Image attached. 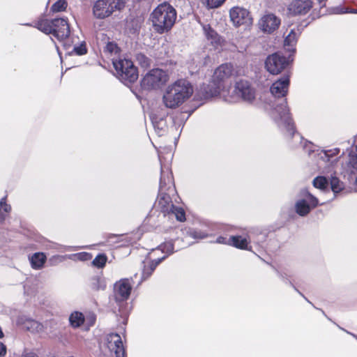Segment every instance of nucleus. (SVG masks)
<instances>
[{
    "mask_svg": "<svg viewBox=\"0 0 357 357\" xmlns=\"http://www.w3.org/2000/svg\"><path fill=\"white\" fill-rule=\"evenodd\" d=\"M162 211L164 213L174 215L176 220L179 222H183L186 220L184 208L173 204V202H165V204L162 206Z\"/></svg>",
    "mask_w": 357,
    "mask_h": 357,
    "instance_id": "412c9836",
    "label": "nucleus"
},
{
    "mask_svg": "<svg viewBox=\"0 0 357 357\" xmlns=\"http://www.w3.org/2000/svg\"><path fill=\"white\" fill-rule=\"evenodd\" d=\"M132 290L130 279L123 278L117 281L114 285V297L118 305L119 315L125 318L128 314V306L126 303Z\"/></svg>",
    "mask_w": 357,
    "mask_h": 357,
    "instance_id": "20e7f679",
    "label": "nucleus"
},
{
    "mask_svg": "<svg viewBox=\"0 0 357 357\" xmlns=\"http://www.w3.org/2000/svg\"><path fill=\"white\" fill-rule=\"evenodd\" d=\"M107 257L105 254H98L92 261V264L98 268H103L107 262Z\"/></svg>",
    "mask_w": 357,
    "mask_h": 357,
    "instance_id": "4c0bfd02",
    "label": "nucleus"
},
{
    "mask_svg": "<svg viewBox=\"0 0 357 357\" xmlns=\"http://www.w3.org/2000/svg\"><path fill=\"white\" fill-rule=\"evenodd\" d=\"M317 1L320 5L324 6V2L326 1V0H317Z\"/></svg>",
    "mask_w": 357,
    "mask_h": 357,
    "instance_id": "603ef678",
    "label": "nucleus"
},
{
    "mask_svg": "<svg viewBox=\"0 0 357 357\" xmlns=\"http://www.w3.org/2000/svg\"><path fill=\"white\" fill-rule=\"evenodd\" d=\"M107 347L116 357H125L126 350L121 336L118 333H110L106 337Z\"/></svg>",
    "mask_w": 357,
    "mask_h": 357,
    "instance_id": "ddd939ff",
    "label": "nucleus"
},
{
    "mask_svg": "<svg viewBox=\"0 0 357 357\" xmlns=\"http://www.w3.org/2000/svg\"><path fill=\"white\" fill-rule=\"evenodd\" d=\"M354 337H355L357 340V335L354 334H351Z\"/></svg>",
    "mask_w": 357,
    "mask_h": 357,
    "instance_id": "5fc2aeb1",
    "label": "nucleus"
},
{
    "mask_svg": "<svg viewBox=\"0 0 357 357\" xmlns=\"http://www.w3.org/2000/svg\"><path fill=\"white\" fill-rule=\"evenodd\" d=\"M6 354V346L0 342V356H4Z\"/></svg>",
    "mask_w": 357,
    "mask_h": 357,
    "instance_id": "09e8293b",
    "label": "nucleus"
},
{
    "mask_svg": "<svg viewBox=\"0 0 357 357\" xmlns=\"http://www.w3.org/2000/svg\"><path fill=\"white\" fill-rule=\"evenodd\" d=\"M297 42V33L294 31L291 30L289 33L286 36L284 40V46L285 49L289 52H294V46Z\"/></svg>",
    "mask_w": 357,
    "mask_h": 357,
    "instance_id": "7c9ffc66",
    "label": "nucleus"
},
{
    "mask_svg": "<svg viewBox=\"0 0 357 357\" xmlns=\"http://www.w3.org/2000/svg\"><path fill=\"white\" fill-rule=\"evenodd\" d=\"M248 238L254 244L257 245L259 248L264 249L266 242L268 237V231L266 229L260 228H252L248 233Z\"/></svg>",
    "mask_w": 357,
    "mask_h": 357,
    "instance_id": "aec40b11",
    "label": "nucleus"
},
{
    "mask_svg": "<svg viewBox=\"0 0 357 357\" xmlns=\"http://www.w3.org/2000/svg\"><path fill=\"white\" fill-rule=\"evenodd\" d=\"M225 0H204V3L208 8H215L220 6Z\"/></svg>",
    "mask_w": 357,
    "mask_h": 357,
    "instance_id": "a19ab883",
    "label": "nucleus"
},
{
    "mask_svg": "<svg viewBox=\"0 0 357 357\" xmlns=\"http://www.w3.org/2000/svg\"><path fill=\"white\" fill-rule=\"evenodd\" d=\"M152 123L155 132L159 136H162L165 134L167 130V125L165 120L162 118L158 121L156 117L152 118Z\"/></svg>",
    "mask_w": 357,
    "mask_h": 357,
    "instance_id": "2f4dec72",
    "label": "nucleus"
},
{
    "mask_svg": "<svg viewBox=\"0 0 357 357\" xmlns=\"http://www.w3.org/2000/svg\"><path fill=\"white\" fill-rule=\"evenodd\" d=\"M203 29L206 38L211 41V44L218 45L221 43V37L213 30L209 24L204 25Z\"/></svg>",
    "mask_w": 357,
    "mask_h": 357,
    "instance_id": "cd10ccee",
    "label": "nucleus"
},
{
    "mask_svg": "<svg viewBox=\"0 0 357 357\" xmlns=\"http://www.w3.org/2000/svg\"><path fill=\"white\" fill-rule=\"evenodd\" d=\"M86 319L89 322V324L90 326H93L95 322H96V316L94 313L93 312H90L87 317H86Z\"/></svg>",
    "mask_w": 357,
    "mask_h": 357,
    "instance_id": "49530a36",
    "label": "nucleus"
},
{
    "mask_svg": "<svg viewBox=\"0 0 357 357\" xmlns=\"http://www.w3.org/2000/svg\"><path fill=\"white\" fill-rule=\"evenodd\" d=\"M67 7V2L65 0H59L51 7V10L54 13L65 10Z\"/></svg>",
    "mask_w": 357,
    "mask_h": 357,
    "instance_id": "ea45409f",
    "label": "nucleus"
},
{
    "mask_svg": "<svg viewBox=\"0 0 357 357\" xmlns=\"http://www.w3.org/2000/svg\"><path fill=\"white\" fill-rule=\"evenodd\" d=\"M142 236L141 230L139 229L135 233H132L128 235H114L110 234L109 236V239H112L113 238H117L115 241L116 243H121L120 246H125L126 245L132 244L135 243L137 241L139 240Z\"/></svg>",
    "mask_w": 357,
    "mask_h": 357,
    "instance_id": "5701e85b",
    "label": "nucleus"
},
{
    "mask_svg": "<svg viewBox=\"0 0 357 357\" xmlns=\"http://www.w3.org/2000/svg\"><path fill=\"white\" fill-rule=\"evenodd\" d=\"M35 27L45 34H52L60 41L67 38L70 33L69 24L64 18L43 19L37 22Z\"/></svg>",
    "mask_w": 357,
    "mask_h": 357,
    "instance_id": "7ed1b4c3",
    "label": "nucleus"
},
{
    "mask_svg": "<svg viewBox=\"0 0 357 357\" xmlns=\"http://www.w3.org/2000/svg\"><path fill=\"white\" fill-rule=\"evenodd\" d=\"M273 112L274 118L281 120L285 126L289 135L294 137V125L289 116L286 99L282 100L280 103L277 104L275 107H273Z\"/></svg>",
    "mask_w": 357,
    "mask_h": 357,
    "instance_id": "1a4fd4ad",
    "label": "nucleus"
},
{
    "mask_svg": "<svg viewBox=\"0 0 357 357\" xmlns=\"http://www.w3.org/2000/svg\"><path fill=\"white\" fill-rule=\"evenodd\" d=\"M24 292H25L26 294H30V293L29 292V291H28V289H27V286H26V285H24Z\"/></svg>",
    "mask_w": 357,
    "mask_h": 357,
    "instance_id": "864d4df0",
    "label": "nucleus"
},
{
    "mask_svg": "<svg viewBox=\"0 0 357 357\" xmlns=\"http://www.w3.org/2000/svg\"><path fill=\"white\" fill-rule=\"evenodd\" d=\"M237 76V71L231 63H223L218 67L213 74V79L214 82L222 86L224 89L227 83L231 78Z\"/></svg>",
    "mask_w": 357,
    "mask_h": 357,
    "instance_id": "f8f14e48",
    "label": "nucleus"
},
{
    "mask_svg": "<svg viewBox=\"0 0 357 357\" xmlns=\"http://www.w3.org/2000/svg\"><path fill=\"white\" fill-rule=\"evenodd\" d=\"M331 188L334 194H337L343 189V183L336 176H331L330 178Z\"/></svg>",
    "mask_w": 357,
    "mask_h": 357,
    "instance_id": "c9c22d12",
    "label": "nucleus"
},
{
    "mask_svg": "<svg viewBox=\"0 0 357 357\" xmlns=\"http://www.w3.org/2000/svg\"><path fill=\"white\" fill-rule=\"evenodd\" d=\"M192 93L191 84L186 79H178L167 86L162 101L166 107L175 109L188 100Z\"/></svg>",
    "mask_w": 357,
    "mask_h": 357,
    "instance_id": "f257e3e1",
    "label": "nucleus"
},
{
    "mask_svg": "<svg viewBox=\"0 0 357 357\" xmlns=\"http://www.w3.org/2000/svg\"><path fill=\"white\" fill-rule=\"evenodd\" d=\"M125 3V0H98L93 6V13L96 18L104 19L114 11L123 8Z\"/></svg>",
    "mask_w": 357,
    "mask_h": 357,
    "instance_id": "6e6552de",
    "label": "nucleus"
},
{
    "mask_svg": "<svg viewBox=\"0 0 357 357\" xmlns=\"http://www.w3.org/2000/svg\"><path fill=\"white\" fill-rule=\"evenodd\" d=\"M349 163L350 166L355 170L357 171V154L350 153H349ZM356 182H357V177H356Z\"/></svg>",
    "mask_w": 357,
    "mask_h": 357,
    "instance_id": "c03bdc74",
    "label": "nucleus"
},
{
    "mask_svg": "<svg viewBox=\"0 0 357 357\" xmlns=\"http://www.w3.org/2000/svg\"><path fill=\"white\" fill-rule=\"evenodd\" d=\"M308 195V201H314V202H317L318 201L316 197H314V196H312L311 194L308 193V192H306Z\"/></svg>",
    "mask_w": 357,
    "mask_h": 357,
    "instance_id": "3c124183",
    "label": "nucleus"
},
{
    "mask_svg": "<svg viewBox=\"0 0 357 357\" xmlns=\"http://www.w3.org/2000/svg\"><path fill=\"white\" fill-rule=\"evenodd\" d=\"M297 136H298V139H301V137L299 136V135H298V134L297 135Z\"/></svg>",
    "mask_w": 357,
    "mask_h": 357,
    "instance_id": "bf43d9fd",
    "label": "nucleus"
},
{
    "mask_svg": "<svg viewBox=\"0 0 357 357\" xmlns=\"http://www.w3.org/2000/svg\"><path fill=\"white\" fill-rule=\"evenodd\" d=\"M231 98L232 101L241 98L245 102H252L255 99V91L248 82L241 80L236 83Z\"/></svg>",
    "mask_w": 357,
    "mask_h": 357,
    "instance_id": "9d476101",
    "label": "nucleus"
},
{
    "mask_svg": "<svg viewBox=\"0 0 357 357\" xmlns=\"http://www.w3.org/2000/svg\"><path fill=\"white\" fill-rule=\"evenodd\" d=\"M299 201L304 202V201H306V200L305 199H300Z\"/></svg>",
    "mask_w": 357,
    "mask_h": 357,
    "instance_id": "6e6d98bb",
    "label": "nucleus"
},
{
    "mask_svg": "<svg viewBox=\"0 0 357 357\" xmlns=\"http://www.w3.org/2000/svg\"><path fill=\"white\" fill-rule=\"evenodd\" d=\"M230 245H232L238 249L246 250L251 251L252 247L249 245L250 241L248 238V235L243 236L241 235L231 236L229 237Z\"/></svg>",
    "mask_w": 357,
    "mask_h": 357,
    "instance_id": "b1692460",
    "label": "nucleus"
},
{
    "mask_svg": "<svg viewBox=\"0 0 357 357\" xmlns=\"http://www.w3.org/2000/svg\"><path fill=\"white\" fill-rule=\"evenodd\" d=\"M277 273L279 278H280L284 283L290 284L293 288L301 295L302 296L308 303H310L307 298L293 284V283L288 278L287 274L283 272H280L277 271Z\"/></svg>",
    "mask_w": 357,
    "mask_h": 357,
    "instance_id": "58836bf2",
    "label": "nucleus"
},
{
    "mask_svg": "<svg viewBox=\"0 0 357 357\" xmlns=\"http://www.w3.org/2000/svg\"><path fill=\"white\" fill-rule=\"evenodd\" d=\"M47 260V257L43 252H36L29 257L31 267L33 269H41Z\"/></svg>",
    "mask_w": 357,
    "mask_h": 357,
    "instance_id": "bb28decb",
    "label": "nucleus"
},
{
    "mask_svg": "<svg viewBox=\"0 0 357 357\" xmlns=\"http://www.w3.org/2000/svg\"><path fill=\"white\" fill-rule=\"evenodd\" d=\"M289 86V76L284 75L273 83L270 88L271 94L275 98H284L288 93Z\"/></svg>",
    "mask_w": 357,
    "mask_h": 357,
    "instance_id": "f3484780",
    "label": "nucleus"
},
{
    "mask_svg": "<svg viewBox=\"0 0 357 357\" xmlns=\"http://www.w3.org/2000/svg\"><path fill=\"white\" fill-rule=\"evenodd\" d=\"M10 206L7 202H0V220L4 219L6 213L10 211Z\"/></svg>",
    "mask_w": 357,
    "mask_h": 357,
    "instance_id": "37998d69",
    "label": "nucleus"
},
{
    "mask_svg": "<svg viewBox=\"0 0 357 357\" xmlns=\"http://www.w3.org/2000/svg\"><path fill=\"white\" fill-rule=\"evenodd\" d=\"M356 151H357V145H356Z\"/></svg>",
    "mask_w": 357,
    "mask_h": 357,
    "instance_id": "680f3d73",
    "label": "nucleus"
},
{
    "mask_svg": "<svg viewBox=\"0 0 357 357\" xmlns=\"http://www.w3.org/2000/svg\"><path fill=\"white\" fill-rule=\"evenodd\" d=\"M280 24V20L274 14L264 15L259 22V28L265 33H271L275 31Z\"/></svg>",
    "mask_w": 357,
    "mask_h": 357,
    "instance_id": "a211bd4d",
    "label": "nucleus"
},
{
    "mask_svg": "<svg viewBox=\"0 0 357 357\" xmlns=\"http://www.w3.org/2000/svg\"><path fill=\"white\" fill-rule=\"evenodd\" d=\"M222 90H224L222 86L212 79L209 84L200 86L196 96L202 100H206L218 96Z\"/></svg>",
    "mask_w": 357,
    "mask_h": 357,
    "instance_id": "dca6fc26",
    "label": "nucleus"
},
{
    "mask_svg": "<svg viewBox=\"0 0 357 357\" xmlns=\"http://www.w3.org/2000/svg\"><path fill=\"white\" fill-rule=\"evenodd\" d=\"M203 226L206 229L188 228L185 230V234L188 236H190L194 239H204L209 236V224L208 222H204Z\"/></svg>",
    "mask_w": 357,
    "mask_h": 357,
    "instance_id": "393cba45",
    "label": "nucleus"
},
{
    "mask_svg": "<svg viewBox=\"0 0 357 357\" xmlns=\"http://www.w3.org/2000/svg\"><path fill=\"white\" fill-rule=\"evenodd\" d=\"M289 65V60L280 53L269 55L265 61L266 70L273 75H278Z\"/></svg>",
    "mask_w": 357,
    "mask_h": 357,
    "instance_id": "9b49d317",
    "label": "nucleus"
},
{
    "mask_svg": "<svg viewBox=\"0 0 357 357\" xmlns=\"http://www.w3.org/2000/svg\"><path fill=\"white\" fill-rule=\"evenodd\" d=\"M56 258L61 259V261L65 258H67V259H72V260H79V261H88V260L91 259V255L88 252H79V253L73 254V255H66L65 257L56 255V256H54L50 260L52 261Z\"/></svg>",
    "mask_w": 357,
    "mask_h": 357,
    "instance_id": "c85d7f7f",
    "label": "nucleus"
},
{
    "mask_svg": "<svg viewBox=\"0 0 357 357\" xmlns=\"http://www.w3.org/2000/svg\"><path fill=\"white\" fill-rule=\"evenodd\" d=\"M85 321V317L83 313L75 311L69 317V322L73 328L80 327Z\"/></svg>",
    "mask_w": 357,
    "mask_h": 357,
    "instance_id": "c756f323",
    "label": "nucleus"
},
{
    "mask_svg": "<svg viewBox=\"0 0 357 357\" xmlns=\"http://www.w3.org/2000/svg\"><path fill=\"white\" fill-rule=\"evenodd\" d=\"M176 17V9L169 3L165 2L159 4L153 10L150 19L155 31L162 34L172 29Z\"/></svg>",
    "mask_w": 357,
    "mask_h": 357,
    "instance_id": "f03ea898",
    "label": "nucleus"
},
{
    "mask_svg": "<svg viewBox=\"0 0 357 357\" xmlns=\"http://www.w3.org/2000/svg\"><path fill=\"white\" fill-rule=\"evenodd\" d=\"M311 0H294L288 6L289 13L293 15H305L312 8Z\"/></svg>",
    "mask_w": 357,
    "mask_h": 357,
    "instance_id": "6ab92c4d",
    "label": "nucleus"
},
{
    "mask_svg": "<svg viewBox=\"0 0 357 357\" xmlns=\"http://www.w3.org/2000/svg\"><path fill=\"white\" fill-rule=\"evenodd\" d=\"M337 160L335 159L334 160H331V163H333V162L336 161Z\"/></svg>",
    "mask_w": 357,
    "mask_h": 357,
    "instance_id": "4d7b16f0",
    "label": "nucleus"
},
{
    "mask_svg": "<svg viewBox=\"0 0 357 357\" xmlns=\"http://www.w3.org/2000/svg\"><path fill=\"white\" fill-rule=\"evenodd\" d=\"M21 357H38V356L36 353H34V352L24 351L22 354Z\"/></svg>",
    "mask_w": 357,
    "mask_h": 357,
    "instance_id": "8fccbe9b",
    "label": "nucleus"
},
{
    "mask_svg": "<svg viewBox=\"0 0 357 357\" xmlns=\"http://www.w3.org/2000/svg\"><path fill=\"white\" fill-rule=\"evenodd\" d=\"M179 198L173 182L172 172L168 169H161L158 201H177Z\"/></svg>",
    "mask_w": 357,
    "mask_h": 357,
    "instance_id": "39448f33",
    "label": "nucleus"
},
{
    "mask_svg": "<svg viewBox=\"0 0 357 357\" xmlns=\"http://www.w3.org/2000/svg\"><path fill=\"white\" fill-rule=\"evenodd\" d=\"M5 199H6V198H1V201H5Z\"/></svg>",
    "mask_w": 357,
    "mask_h": 357,
    "instance_id": "13d9d810",
    "label": "nucleus"
},
{
    "mask_svg": "<svg viewBox=\"0 0 357 357\" xmlns=\"http://www.w3.org/2000/svg\"><path fill=\"white\" fill-rule=\"evenodd\" d=\"M113 65L119 78L126 84L135 82L138 78V71L133 63L126 59L114 60Z\"/></svg>",
    "mask_w": 357,
    "mask_h": 357,
    "instance_id": "423d86ee",
    "label": "nucleus"
},
{
    "mask_svg": "<svg viewBox=\"0 0 357 357\" xmlns=\"http://www.w3.org/2000/svg\"><path fill=\"white\" fill-rule=\"evenodd\" d=\"M216 243H220V244H228V245H230V243H229V238L227 239V238H225L224 236H219L216 239Z\"/></svg>",
    "mask_w": 357,
    "mask_h": 357,
    "instance_id": "de8ad7c7",
    "label": "nucleus"
},
{
    "mask_svg": "<svg viewBox=\"0 0 357 357\" xmlns=\"http://www.w3.org/2000/svg\"><path fill=\"white\" fill-rule=\"evenodd\" d=\"M156 250H160L165 254L163 256H167V257L174 252V241L172 240L166 241L160 245Z\"/></svg>",
    "mask_w": 357,
    "mask_h": 357,
    "instance_id": "473e14b6",
    "label": "nucleus"
},
{
    "mask_svg": "<svg viewBox=\"0 0 357 357\" xmlns=\"http://www.w3.org/2000/svg\"><path fill=\"white\" fill-rule=\"evenodd\" d=\"M312 183L316 188L325 190L328 187L329 181L325 176H319L314 178Z\"/></svg>",
    "mask_w": 357,
    "mask_h": 357,
    "instance_id": "f704fd0d",
    "label": "nucleus"
},
{
    "mask_svg": "<svg viewBox=\"0 0 357 357\" xmlns=\"http://www.w3.org/2000/svg\"><path fill=\"white\" fill-rule=\"evenodd\" d=\"M74 52L77 55H84L86 53L87 50L86 48V45L84 44H82L79 46H76L74 47Z\"/></svg>",
    "mask_w": 357,
    "mask_h": 357,
    "instance_id": "a18cd8bd",
    "label": "nucleus"
},
{
    "mask_svg": "<svg viewBox=\"0 0 357 357\" xmlns=\"http://www.w3.org/2000/svg\"><path fill=\"white\" fill-rule=\"evenodd\" d=\"M17 323L22 325L24 329L31 333L40 332L43 328L41 323L26 316L20 317L17 319Z\"/></svg>",
    "mask_w": 357,
    "mask_h": 357,
    "instance_id": "4be33fe9",
    "label": "nucleus"
},
{
    "mask_svg": "<svg viewBox=\"0 0 357 357\" xmlns=\"http://www.w3.org/2000/svg\"><path fill=\"white\" fill-rule=\"evenodd\" d=\"M169 79L166 71L160 68H153L144 76L141 86L144 90L158 89L165 84Z\"/></svg>",
    "mask_w": 357,
    "mask_h": 357,
    "instance_id": "0eeeda50",
    "label": "nucleus"
},
{
    "mask_svg": "<svg viewBox=\"0 0 357 357\" xmlns=\"http://www.w3.org/2000/svg\"><path fill=\"white\" fill-rule=\"evenodd\" d=\"M119 47L117 45L113 42H109L107 43L105 47V52L109 54H117L119 52Z\"/></svg>",
    "mask_w": 357,
    "mask_h": 357,
    "instance_id": "79ce46f5",
    "label": "nucleus"
},
{
    "mask_svg": "<svg viewBox=\"0 0 357 357\" xmlns=\"http://www.w3.org/2000/svg\"><path fill=\"white\" fill-rule=\"evenodd\" d=\"M230 19L233 24L236 26L243 24L250 25L252 22V19L250 12L243 8L234 7L229 12Z\"/></svg>",
    "mask_w": 357,
    "mask_h": 357,
    "instance_id": "4468645a",
    "label": "nucleus"
},
{
    "mask_svg": "<svg viewBox=\"0 0 357 357\" xmlns=\"http://www.w3.org/2000/svg\"><path fill=\"white\" fill-rule=\"evenodd\" d=\"M354 13H357V10H356V11H355Z\"/></svg>",
    "mask_w": 357,
    "mask_h": 357,
    "instance_id": "052dcab7",
    "label": "nucleus"
},
{
    "mask_svg": "<svg viewBox=\"0 0 357 357\" xmlns=\"http://www.w3.org/2000/svg\"><path fill=\"white\" fill-rule=\"evenodd\" d=\"M91 287L93 290H104L106 288V282L104 278L95 276L91 278Z\"/></svg>",
    "mask_w": 357,
    "mask_h": 357,
    "instance_id": "72a5a7b5",
    "label": "nucleus"
},
{
    "mask_svg": "<svg viewBox=\"0 0 357 357\" xmlns=\"http://www.w3.org/2000/svg\"><path fill=\"white\" fill-rule=\"evenodd\" d=\"M166 258L167 256H162L155 259H151L147 257L142 263V275L138 285L141 284L143 281L149 279L153 275L157 266Z\"/></svg>",
    "mask_w": 357,
    "mask_h": 357,
    "instance_id": "2eb2a0df",
    "label": "nucleus"
},
{
    "mask_svg": "<svg viewBox=\"0 0 357 357\" xmlns=\"http://www.w3.org/2000/svg\"><path fill=\"white\" fill-rule=\"evenodd\" d=\"M340 152L338 149H334L327 151H322L320 153V157L323 160H326V162H330L333 156L337 155Z\"/></svg>",
    "mask_w": 357,
    "mask_h": 357,
    "instance_id": "e433bc0d",
    "label": "nucleus"
},
{
    "mask_svg": "<svg viewBox=\"0 0 357 357\" xmlns=\"http://www.w3.org/2000/svg\"><path fill=\"white\" fill-rule=\"evenodd\" d=\"M319 202H296L294 209L296 213L300 216L307 215L310 211L318 206L322 205Z\"/></svg>",
    "mask_w": 357,
    "mask_h": 357,
    "instance_id": "a878e982",
    "label": "nucleus"
}]
</instances>
